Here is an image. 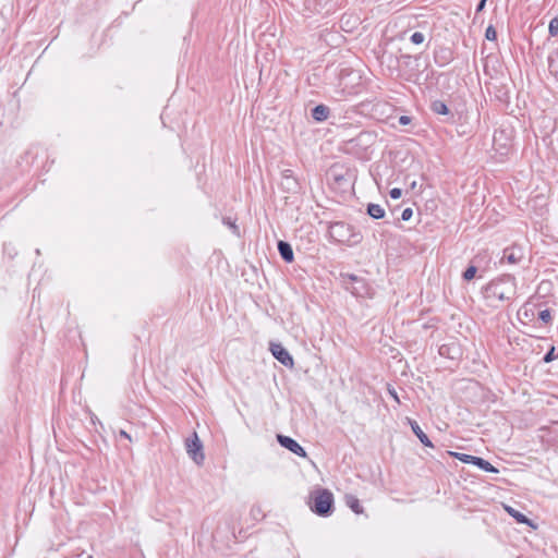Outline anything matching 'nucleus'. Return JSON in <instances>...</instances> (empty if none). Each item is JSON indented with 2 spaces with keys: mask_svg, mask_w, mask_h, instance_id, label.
<instances>
[{
  "mask_svg": "<svg viewBox=\"0 0 558 558\" xmlns=\"http://www.w3.org/2000/svg\"><path fill=\"white\" fill-rule=\"evenodd\" d=\"M389 194H390L391 198L398 199L401 197L402 191H401V189L395 187V189L390 190Z\"/></svg>",
  "mask_w": 558,
  "mask_h": 558,
  "instance_id": "24",
  "label": "nucleus"
},
{
  "mask_svg": "<svg viewBox=\"0 0 558 558\" xmlns=\"http://www.w3.org/2000/svg\"><path fill=\"white\" fill-rule=\"evenodd\" d=\"M412 215H413V210L408 207V208L403 209V211L401 214V219L403 221H408L411 219Z\"/></svg>",
  "mask_w": 558,
  "mask_h": 558,
  "instance_id": "23",
  "label": "nucleus"
},
{
  "mask_svg": "<svg viewBox=\"0 0 558 558\" xmlns=\"http://www.w3.org/2000/svg\"><path fill=\"white\" fill-rule=\"evenodd\" d=\"M424 39H425V36H424V34H423V33H421V32H415V33H413V34H412V36H411V41H412L413 44H415V45H420V44H422V43L424 41Z\"/></svg>",
  "mask_w": 558,
  "mask_h": 558,
  "instance_id": "21",
  "label": "nucleus"
},
{
  "mask_svg": "<svg viewBox=\"0 0 558 558\" xmlns=\"http://www.w3.org/2000/svg\"><path fill=\"white\" fill-rule=\"evenodd\" d=\"M312 0H306L307 3H311ZM315 2L314 10H318L323 8L329 0H313Z\"/></svg>",
  "mask_w": 558,
  "mask_h": 558,
  "instance_id": "26",
  "label": "nucleus"
},
{
  "mask_svg": "<svg viewBox=\"0 0 558 558\" xmlns=\"http://www.w3.org/2000/svg\"><path fill=\"white\" fill-rule=\"evenodd\" d=\"M389 393H390V396H391V397H392V398H393L398 403L400 402V400H399V398H398V395H397L396 390H393V389H389Z\"/></svg>",
  "mask_w": 558,
  "mask_h": 558,
  "instance_id": "29",
  "label": "nucleus"
},
{
  "mask_svg": "<svg viewBox=\"0 0 558 558\" xmlns=\"http://www.w3.org/2000/svg\"><path fill=\"white\" fill-rule=\"evenodd\" d=\"M410 122H411V119H410V117H408V116H401V117L399 118V123H400L401 125H407V124H409Z\"/></svg>",
  "mask_w": 558,
  "mask_h": 558,
  "instance_id": "27",
  "label": "nucleus"
},
{
  "mask_svg": "<svg viewBox=\"0 0 558 558\" xmlns=\"http://www.w3.org/2000/svg\"><path fill=\"white\" fill-rule=\"evenodd\" d=\"M416 185H417L416 181H412V182L410 183V187H411V190L416 189Z\"/></svg>",
  "mask_w": 558,
  "mask_h": 558,
  "instance_id": "33",
  "label": "nucleus"
},
{
  "mask_svg": "<svg viewBox=\"0 0 558 558\" xmlns=\"http://www.w3.org/2000/svg\"><path fill=\"white\" fill-rule=\"evenodd\" d=\"M539 318L545 322V323H548L551 318V315H550V312L548 310H544L539 313Z\"/></svg>",
  "mask_w": 558,
  "mask_h": 558,
  "instance_id": "25",
  "label": "nucleus"
},
{
  "mask_svg": "<svg viewBox=\"0 0 558 558\" xmlns=\"http://www.w3.org/2000/svg\"><path fill=\"white\" fill-rule=\"evenodd\" d=\"M485 37L487 40H496L497 32L493 25H489L485 31Z\"/></svg>",
  "mask_w": 558,
  "mask_h": 558,
  "instance_id": "20",
  "label": "nucleus"
},
{
  "mask_svg": "<svg viewBox=\"0 0 558 558\" xmlns=\"http://www.w3.org/2000/svg\"><path fill=\"white\" fill-rule=\"evenodd\" d=\"M88 558H93V557H88Z\"/></svg>",
  "mask_w": 558,
  "mask_h": 558,
  "instance_id": "34",
  "label": "nucleus"
},
{
  "mask_svg": "<svg viewBox=\"0 0 558 558\" xmlns=\"http://www.w3.org/2000/svg\"><path fill=\"white\" fill-rule=\"evenodd\" d=\"M330 236L339 243H351L354 236L351 233V226L344 222H335L329 228Z\"/></svg>",
  "mask_w": 558,
  "mask_h": 558,
  "instance_id": "4",
  "label": "nucleus"
},
{
  "mask_svg": "<svg viewBox=\"0 0 558 558\" xmlns=\"http://www.w3.org/2000/svg\"><path fill=\"white\" fill-rule=\"evenodd\" d=\"M342 283L344 288L354 295H363L361 288H364V281L357 276L352 274H341Z\"/></svg>",
  "mask_w": 558,
  "mask_h": 558,
  "instance_id": "5",
  "label": "nucleus"
},
{
  "mask_svg": "<svg viewBox=\"0 0 558 558\" xmlns=\"http://www.w3.org/2000/svg\"><path fill=\"white\" fill-rule=\"evenodd\" d=\"M409 423L411 425L413 433L416 435L420 441L426 447H433L432 441L429 440L427 435L422 430L417 422L409 418Z\"/></svg>",
  "mask_w": 558,
  "mask_h": 558,
  "instance_id": "9",
  "label": "nucleus"
},
{
  "mask_svg": "<svg viewBox=\"0 0 558 558\" xmlns=\"http://www.w3.org/2000/svg\"><path fill=\"white\" fill-rule=\"evenodd\" d=\"M476 267L475 266H470L465 269V271L463 272V279L466 280V281H470L472 280L475 275H476Z\"/></svg>",
  "mask_w": 558,
  "mask_h": 558,
  "instance_id": "19",
  "label": "nucleus"
},
{
  "mask_svg": "<svg viewBox=\"0 0 558 558\" xmlns=\"http://www.w3.org/2000/svg\"><path fill=\"white\" fill-rule=\"evenodd\" d=\"M367 214L374 219H381L385 216V209L379 204H368Z\"/></svg>",
  "mask_w": 558,
  "mask_h": 558,
  "instance_id": "15",
  "label": "nucleus"
},
{
  "mask_svg": "<svg viewBox=\"0 0 558 558\" xmlns=\"http://www.w3.org/2000/svg\"><path fill=\"white\" fill-rule=\"evenodd\" d=\"M270 351L272 355L284 366H293V359L290 353L280 344L271 343Z\"/></svg>",
  "mask_w": 558,
  "mask_h": 558,
  "instance_id": "8",
  "label": "nucleus"
},
{
  "mask_svg": "<svg viewBox=\"0 0 558 558\" xmlns=\"http://www.w3.org/2000/svg\"><path fill=\"white\" fill-rule=\"evenodd\" d=\"M485 3H486V0H481L480 3L477 4L476 11L477 12L482 11L485 7Z\"/></svg>",
  "mask_w": 558,
  "mask_h": 558,
  "instance_id": "30",
  "label": "nucleus"
},
{
  "mask_svg": "<svg viewBox=\"0 0 558 558\" xmlns=\"http://www.w3.org/2000/svg\"><path fill=\"white\" fill-rule=\"evenodd\" d=\"M312 117L318 122L325 121L329 117V108L324 105H318L312 110Z\"/></svg>",
  "mask_w": 558,
  "mask_h": 558,
  "instance_id": "12",
  "label": "nucleus"
},
{
  "mask_svg": "<svg viewBox=\"0 0 558 558\" xmlns=\"http://www.w3.org/2000/svg\"><path fill=\"white\" fill-rule=\"evenodd\" d=\"M185 449L190 458L197 464H203L205 454L203 451V444L199 440L197 434L194 432L192 438H187L185 441Z\"/></svg>",
  "mask_w": 558,
  "mask_h": 558,
  "instance_id": "3",
  "label": "nucleus"
},
{
  "mask_svg": "<svg viewBox=\"0 0 558 558\" xmlns=\"http://www.w3.org/2000/svg\"><path fill=\"white\" fill-rule=\"evenodd\" d=\"M524 257L523 250L519 246L507 247L502 252V257L500 263H508L510 265H515L520 263Z\"/></svg>",
  "mask_w": 558,
  "mask_h": 558,
  "instance_id": "7",
  "label": "nucleus"
},
{
  "mask_svg": "<svg viewBox=\"0 0 558 558\" xmlns=\"http://www.w3.org/2000/svg\"><path fill=\"white\" fill-rule=\"evenodd\" d=\"M505 510L518 523L526 524L530 526H533L532 521L524 515L523 513L519 512L518 510L513 509L510 506H505Z\"/></svg>",
  "mask_w": 558,
  "mask_h": 558,
  "instance_id": "11",
  "label": "nucleus"
},
{
  "mask_svg": "<svg viewBox=\"0 0 558 558\" xmlns=\"http://www.w3.org/2000/svg\"><path fill=\"white\" fill-rule=\"evenodd\" d=\"M278 442L289 451L293 452L294 454L306 458V451L304 448L293 438L284 435H277Z\"/></svg>",
  "mask_w": 558,
  "mask_h": 558,
  "instance_id": "6",
  "label": "nucleus"
},
{
  "mask_svg": "<svg viewBox=\"0 0 558 558\" xmlns=\"http://www.w3.org/2000/svg\"><path fill=\"white\" fill-rule=\"evenodd\" d=\"M222 222L226 226H228L230 229H232L235 234H239V228L235 225V222L231 220V218L226 217V218L222 219Z\"/></svg>",
  "mask_w": 558,
  "mask_h": 558,
  "instance_id": "22",
  "label": "nucleus"
},
{
  "mask_svg": "<svg viewBox=\"0 0 558 558\" xmlns=\"http://www.w3.org/2000/svg\"><path fill=\"white\" fill-rule=\"evenodd\" d=\"M283 175H284V178H286V179H293V178H292V171H291V170H286V171L283 172Z\"/></svg>",
  "mask_w": 558,
  "mask_h": 558,
  "instance_id": "32",
  "label": "nucleus"
},
{
  "mask_svg": "<svg viewBox=\"0 0 558 558\" xmlns=\"http://www.w3.org/2000/svg\"><path fill=\"white\" fill-rule=\"evenodd\" d=\"M553 359H554V348H551V350L546 353V355L544 356V362L548 363V362L553 361Z\"/></svg>",
  "mask_w": 558,
  "mask_h": 558,
  "instance_id": "28",
  "label": "nucleus"
},
{
  "mask_svg": "<svg viewBox=\"0 0 558 558\" xmlns=\"http://www.w3.org/2000/svg\"><path fill=\"white\" fill-rule=\"evenodd\" d=\"M449 453L463 463L473 464V462L475 460V456L460 453V452H452V451Z\"/></svg>",
  "mask_w": 558,
  "mask_h": 558,
  "instance_id": "17",
  "label": "nucleus"
},
{
  "mask_svg": "<svg viewBox=\"0 0 558 558\" xmlns=\"http://www.w3.org/2000/svg\"><path fill=\"white\" fill-rule=\"evenodd\" d=\"M332 504V494L328 489H318L313 495V505L311 506V509L316 514L326 517L330 514Z\"/></svg>",
  "mask_w": 558,
  "mask_h": 558,
  "instance_id": "2",
  "label": "nucleus"
},
{
  "mask_svg": "<svg viewBox=\"0 0 558 558\" xmlns=\"http://www.w3.org/2000/svg\"><path fill=\"white\" fill-rule=\"evenodd\" d=\"M432 110L437 114H448L449 109L447 105L440 100H436L432 104Z\"/></svg>",
  "mask_w": 558,
  "mask_h": 558,
  "instance_id": "16",
  "label": "nucleus"
},
{
  "mask_svg": "<svg viewBox=\"0 0 558 558\" xmlns=\"http://www.w3.org/2000/svg\"><path fill=\"white\" fill-rule=\"evenodd\" d=\"M278 251L284 262L291 263L293 260V250L288 242L279 241Z\"/></svg>",
  "mask_w": 558,
  "mask_h": 558,
  "instance_id": "10",
  "label": "nucleus"
},
{
  "mask_svg": "<svg viewBox=\"0 0 558 558\" xmlns=\"http://www.w3.org/2000/svg\"><path fill=\"white\" fill-rule=\"evenodd\" d=\"M119 435H120L121 437L125 438V439L131 440V436H130L125 430H123V429H121V430L119 432Z\"/></svg>",
  "mask_w": 558,
  "mask_h": 558,
  "instance_id": "31",
  "label": "nucleus"
},
{
  "mask_svg": "<svg viewBox=\"0 0 558 558\" xmlns=\"http://www.w3.org/2000/svg\"><path fill=\"white\" fill-rule=\"evenodd\" d=\"M548 32L551 36L558 35V15L549 22Z\"/></svg>",
  "mask_w": 558,
  "mask_h": 558,
  "instance_id": "18",
  "label": "nucleus"
},
{
  "mask_svg": "<svg viewBox=\"0 0 558 558\" xmlns=\"http://www.w3.org/2000/svg\"><path fill=\"white\" fill-rule=\"evenodd\" d=\"M483 293L488 301L512 300L517 293L515 278L510 275L498 277L484 288Z\"/></svg>",
  "mask_w": 558,
  "mask_h": 558,
  "instance_id": "1",
  "label": "nucleus"
},
{
  "mask_svg": "<svg viewBox=\"0 0 558 558\" xmlns=\"http://www.w3.org/2000/svg\"><path fill=\"white\" fill-rule=\"evenodd\" d=\"M345 505L356 514L363 513V507L360 500L353 495L345 496Z\"/></svg>",
  "mask_w": 558,
  "mask_h": 558,
  "instance_id": "13",
  "label": "nucleus"
},
{
  "mask_svg": "<svg viewBox=\"0 0 558 558\" xmlns=\"http://www.w3.org/2000/svg\"><path fill=\"white\" fill-rule=\"evenodd\" d=\"M474 465L480 468L481 470L489 473H498V469H496L494 465H492L488 461L484 460L483 458L475 457V460L473 462Z\"/></svg>",
  "mask_w": 558,
  "mask_h": 558,
  "instance_id": "14",
  "label": "nucleus"
}]
</instances>
